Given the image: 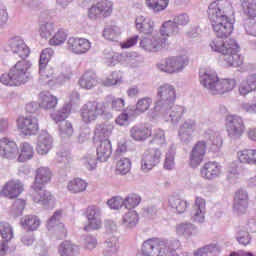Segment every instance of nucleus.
I'll use <instances>...</instances> for the list:
<instances>
[{"label":"nucleus","instance_id":"nucleus-39","mask_svg":"<svg viewBox=\"0 0 256 256\" xmlns=\"http://www.w3.org/2000/svg\"><path fill=\"white\" fill-rule=\"evenodd\" d=\"M222 248L219 243H210L194 251V256H218Z\"/></svg>","mask_w":256,"mask_h":256},{"label":"nucleus","instance_id":"nucleus-48","mask_svg":"<svg viewBox=\"0 0 256 256\" xmlns=\"http://www.w3.org/2000/svg\"><path fill=\"white\" fill-rule=\"evenodd\" d=\"M113 133V126L111 124H98L96 126L94 137L98 139V141H105V139H109L111 134Z\"/></svg>","mask_w":256,"mask_h":256},{"label":"nucleus","instance_id":"nucleus-63","mask_svg":"<svg viewBox=\"0 0 256 256\" xmlns=\"http://www.w3.org/2000/svg\"><path fill=\"white\" fill-rule=\"evenodd\" d=\"M119 35H121V28L118 26H108L104 29L103 36L108 41H116Z\"/></svg>","mask_w":256,"mask_h":256},{"label":"nucleus","instance_id":"nucleus-32","mask_svg":"<svg viewBox=\"0 0 256 256\" xmlns=\"http://www.w3.org/2000/svg\"><path fill=\"white\" fill-rule=\"evenodd\" d=\"M135 27L139 33L144 35H151L155 30V22L149 16L140 15L135 20Z\"/></svg>","mask_w":256,"mask_h":256},{"label":"nucleus","instance_id":"nucleus-36","mask_svg":"<svg viewBox=\"0 0 256 256\" xmlns=\"http://www.w3.org/2000/svg\"><path fill=\"white\" fill-rule=\"evenodd\" d=\"M139 223V213L136 210H127L121 218L120 225L124 229H135Z\"/></svg>","mask_w":256,"mask_h":256},{"label":"nucleus","instance_id":"nucleus-57","mask_svg":"<svg viewBox=\"0 0 256 256\" xmlns=\"http://www.w3.org/2000/svg\"><path fill=\"white\" fill-rule=\"evenodd\" d=\"M241 5L246 17H253L256 15V0H241Z\"/></svg>","mask_w":256,"mask_h":256},{"label":"nucleus","instance_id":"nucleus-5","mask_svg":"<svg viewBox=\"0 0 256 256\" xmlns=\"http://www.w3.org/2000/svg\"><path fill=\"white\" fill-rule=\"evenodd\" d=\"M29 69H31L30 61H18L10 69L9 73L1 75L0 82L7 87H19V85H25V83L31 79Z\"/></svg>","mask_w":256,"mask_h":256},{"label":"nucleus","instance_id":"nucleus-37","mask_svg":"<svg viewBox=\"0 0 256 256\" xmlns=\"http://www.w3.org/2000/svg\"><path fill=\"white\" fill-rule=\"evenodd\" d=\"M81 253V248L79 245L65 240L58 246V254L60 256H78Z\"/></svg>","mask_w":256,"mask_h":256},{"label":"nucleus","instance_id":"nucleus-26","mask_svg":"<svg viewBox=\"0 0 256 256\" xmlns=\"http://www.w3.org/2000/svg\"><path fill=\"white\" fill-rule=\"evenodd\" d=\"M249 208V193L246 190L240 189L236 191L234 196L233 210L237 215H245Z\"/></svg>","mask_w":256,"mask_h":256},{"label":"nucleus","instance_id":"nucleus-27","mask_svg":"<svg viewBox=\"0 0 256 256\" xmlns=\"http://www.w3.org/2000/svg\"><path fill=\"white\" fill-rule=\"evenodd\" d=\"M194 213L191 215V221L194 223H205V215H207V202L203 197L197 196L194 202Z\"/></svg>","mask_w":256,"mask_h":256},{"label":"nucleus","instance_id":"nucleus-23","mask_svg":"<svg viewBox=\"0 0 256 256\" xmlns=\"http://www.w3.org/2000/svg\"><path fill=\"white\" fill-rule=\"evenodd\" d=\"M151 105H153V98L149 96H145L142 98H139L136 102V104L128 106L131 115L133 117H141V115H145L147 113V117H149V111H151Z\"/></svg>","mask_w":256,"mask_h":256},{"label":"nucleus","instance_id":"nucleus-14","mask_svg":"<svg viewBox=\"0 0 256 256\" xmlns=\"http://www.w3.org/2000/svg\"><path fill=\"white\" fill-rule=\"evenodd\" d=\"M162 153L158 148H148L141 158V170L143 173H149L154 167L161 163Z\"/></svg>","mask_w":256,"mask_h":256},{"label":"nucleus","instance_id":"nucleus-8","mask_svg":"<svg viewBox=\"0 0 256 256\" xmlns=\"http://www.w3.org/2000/svg\"><path fill=\"white\" fill-rule=\"evenodd\" d=\"M39 78L38 81L42 85H51V83H64V81H69L71 79V68L65 67L53 68L51 66H39L38 70Z\"/></svg>","mask_w":256,"mask_h":256},{"label":"nucleus","instance_id":"nucleus-4","mask_svg":"<svg viewBox=\"0 0 256 256\" xmlns=\"http://www.w3.org/2000/svg\"><path fill=\"white\" fill-rule=\"evenodd\" d=\"M51 181V170L48 167H40L36 170V176L32 189L34 193L32 194V199L34 203L42 205L45 209H53L55 207V196L43 190V186L47 185Z\"/></svg>","mask_w":256,"mask_h":256},{"label":"nucleus","instance_id":"nucleus-52","mask_svg":"<svg viewBox=\"0 0 256 256\" xmlns=\"http://www.w3.org/2000/svg\"><path fill=\"white\" fill-rule=\"evenodd\" d=\"M137 119L136 116L131 115V111H129V106L123 110L116 118L115 123L119 127H129L131 120Z\"/></svg>","mask_w":256,"mask_h":256},{"label":"nucleus","instance_id":"nucleus-20","mask_svg":"<svg viewBox=\"0 0 256 256\" xmlns=\"http://www.w3.org/2000/svg\"><path fill=\"white\" fill-rule=\"evenodd\" d=\"M207 154V142L201 140L195 143L190 152L189 161L190 167L193 169H197L203 160L205 159V155Z\"/></svg>","mask_w":256,"mask_h":256},{"label":"nucleus","instance_id":"nucleus-43","mask_svg":"<svg viewBox=\"0 0 256 256\" xmlns=\"http://www.w3.org/2000/svg\"><path fill=\"white\" fill-rule=\"evenodd\" d=\"M168 205L171 209H175L176 213H185L189 203L186 200L181 199L177 195H172L168 197Z\"/></svg>","mask_w":256,"mask_h":256},{"label":"nucleus","instance_id":"nucleus-7","mask_svg":"<svg viewBox=\"0 0 256 256\" xmlns=\"http://www.w3.org/2000/svg\"><path fill=\"white\" fill-rule=\"evenodd\" d=\"M109 104L106 101L92 100L84 104L80 110V117L86 125L97 121L99 117L113 119V113L108 110Z\"/></svg>","mask_w":256,"mask_h":256},{"label":"nucleus","instance_id":"nucleus-13","mask_svg":"<svg viewBox=\"0 0 256 256\" xmlns=\"http://www.w3.org/2000/svg\"><path fill=\"white\" fill-rule=\"evenodd\" d=\"M225 127L230 139H241L245 133V120L239 115H228L225 119Z\"/></svg>","mask_w":256,"mask_h":256},{"label":"nucleus","instance_id":"nucleus-53","mask_svg":"<svg viewBox=\"0 0 256 256\" xmlns=\"http://www.w3.org/2000/svg\"><path fill=\"white\" fill-rule=\"evenodd\" d=\"M69 115H71V104H64L60 110L51 114V118L55 123H61V121H65Z\"/></svg>","mask_w":256,"mask_h":256},{"label":"nucleus","instance_id":"nucleus-17","mask_svg":"<svg viewBox=\"0 0 256 256\" xmlns=\"http://www.w3.org/2000/svg\"><path fill=\"white\" fill-rule=\"evenodd\" d=\"M66 49L74 55H85L91 51V41L87 38L70 37L67 40Z\"/></svg>","mask_w":256,"mask_h":256},{"label":"nucleus","instance_id":"nucleus-11","mask_svg":"<svg viewBox=\"0 0 256 256\" xmlns=\"http://www.w3.org/2000/svg\"><path fill=\"white\" fill-rule=\"evenodd\" d=\"M187 113V109L182 105L173 104L167 110H158L156 116H148L150 121H157L161 119L166 123H171L172 125H179L183 116Z\"/></svg>","mask_w":256,"mask_h":256},{"label":"nucleus","instance_id":"nucleus-30","mask_svg":"<svg viewBox=\"0 0 256 256\" xmlns=\"http://www.w3.org/2000/svg\"><path fill=\"white\" fill-rule=\"evenodd\" d=\"M249 170L239 164V162H232L229 166L228 173H227V180L229 183H237L241 177H246Z\"/></svg>","mask_w":256,"mask_h":256},{"label":"nucleus","instance_id":"nucleus-18","mask_svg":"<svg viewBox=\"0 0 256 256\" xmlns=\"http://www.w3.org/2000/svg\"><path fill=\"white\" fill-rule=\"evenodd\" d=\"M23 191H25V185L19 179L7 181L1 188V194L6 197V199H17Z\"/></svg>","mask_w":256,"mask_h":256},{"label":"nucleus","instance_id":"nucleus-6","mask_svg":"<svg viewBox=\"0 0 256 256\" xmlns=\"http://www.w3.org/2000/svg\"><path fill=\"white\" fill-rule=\"evenodd\" d=\"M175 101H177V91L175 90V86L164 83L160 85L156 89V101L154 106L148 112V117H157L158 111H167L171 109L172 105H175Z\"/></svg>","mask_w":256,"mask_h":256},{"label":"nucleus","instance_id":"nucleus-59","mask_svg":"<svg viewBox=\"0 0 256 256\" xmlns=\"http://www.w3.org/2000/svg\"><path fill=\"white\" fill-rule=\"evenodd\" d=\"M164 169L166 171H173L175 169V148L170 147L166 152L165 160H164Z\"/></svg>","mask_w":256,"mask_h":256},{"label":"nucleus","instance_id":"nucleus-51","mask_svg":"<svg viewBox=\"0 0 256 256\" xmlns=\"http://www.w3.org/2000/svg\"><path fill=\"white\" fill-rule=\"evenodd\" d=\"M145 3L152 13H161L169 7V0H146Z\"/></svg>","mask_w":256,"mask_h":256},{"label":"nucleus","instance_id":"nucleus-28","mask_svg":"<svg viewBox=\"0 0 256 256\" xmlns=\"http://www.w3.org/2000/svg\"><path fill=\"white\" fill-rule=\"evenodd\" d=\"M256 92V73L248 74L238 85L240 97H247L250 93Z\"/></svg>","mask_w":256,"mask_h":256},{"label":"nucleus","instance_id":"nucleus-16","mask_svg":"<svg viewBox=\"0 0 256 256\" xmlns=\"http://www.w3.org/2000/svg\"><path fill=\"white\" fill-rule=\"evenodd\" d=\"M101 207L97 205L88 206L85 212L88 224L84 226V231H97L103 227Z\"/></svg>","mask_w":256,"mask_h":256},{"label":"nucleus","instance_id":"nucleus-10","mask_svg":"<svg viewBox=\"0 0 256 256\" xmlns=\"http://www.w3.org/2000/svg\"><path fill=\"white\" fill-rule=\"evenodd\" d=\"M148 243L155 256H177V250L181 247V242L177 239L150 238Z\"/></svg>","mask_w":256,"mask_h":256},{"label":"nucleus","instance_id":"nucleus-41","mask_svg":"<svg viewBox=\"0 0 256 256\" xmlns=\"http://www.w3.org/2000/svg\"><path fill=\"white\" fill-rule=\"evenodd\" d=\"M119 253V238L112 235L104 242V256H117Z\"/></svg>","mask_w":256,"mask_h":256},{"label":"nucleus","instance_id":"nucleus-64","mask_svg":"<svg viewBox=\"0 0 256 256\" xmlns=\"http://www.w3.org/2000/svg\"><path fill=\"white\" fill-rule=\"evenodd\" d=\"M0 235L4 241H11L13 239V227L7 222L0 223Z\"/></svg>","mask_w":256,"mask_h":256},{"label":"nucleus","instance_id":"nucleus-21","mask_svg":"<svg viewBox=\"0 0 256 256\" xmlns=\"http://www.w3.org/2000/svg\"><path fill=\"white\" fill-rule=\"evenodd\" d=\"M129 135L133 141L143 143L153 135V130L147 124L138 123L130 128Z\"/></svg>","mask_w":256,"mask_h":256},{"label":"nucleus","instance_id":"nucleus-33","mask_svg":"<svg viewBox=\"0 0 256 256\" xmlns=\"http://www.w3.org/2000/svg\"><path fill=\"white\" fill-rule=\"evenodd\" d=\"M61 217H63V211L56 210L53 216L48 220L47 229L48 231L56 229L59 233H61V237H67V229H65V225L60 222Z\"/></svg>","mask_w":256,"mask_h":256},{"label":"nucleus","instance_id":"nucleus-15","mask_svg":"<svg viewBox=\"0 0 256 256\" xmlns=\"http://www.w3.org/2000/svg\"><path fill=\"white\" fill-rule=\"evenodd\" d=\"M197 131V119L187 118L178 128V139L183 145H189L193 141V135Z\"/></svg>","mask_w":256,"mask_h":256},{"label":"nucleus","instance_id":"nucleus-35","mask_svg":"<svg viewBox=\"0 0 256 256\" xmlns=\"http://www.w3.org/2000/svg\"><path fill=\"white\" fill-rule=\"evenodd\" d=\"M117 59H120L121 65L125 67H139L141 65V56L137 52H125L122 53V56H116Z\"/></svg>","mask_w":256,"mask_h":256},{"label":"nucleus","instance_id":"nucleus-29","mask_svg":"<svg viewBox=\"0 0 256 256\" xmlns=\"http://www.w3.org/2000/svg\"><path fill=\"white\" fill-rule=\"evenodd\" d=\"M175 232L178 237L191 239V237H197L199 235V228L191 222H182L176 224Z\"/></svg>","mask_w":256,"mask_h":256},{"label":"nucleus","instance_id":"nucleus-46","mask_svg":"<svg viewBox=\"0 0 256 256\" xmlns=\"http://www.w3.org/2000/svg\"><path fill=\"white\" fill-rule=\"evenodd\" d=\"M97 74L93 71H87L79 79V85L82 89H93L97 87Z\"/></svg>","mask_w":256,"mask_h":256},{"label":"nucleus","instance_id":"nucleus-50","mask_svg":"<svg viewBox=\"0 0 256 256\" xmlns=\"http://www.w3.org/2000/svg\"><path fill=\"white\" fill-rule=\"evenodd\" d=\"M249 226L240 225L236 228V240L239 245L247 247L251 244V234H249Z\"/></svg>","mask_w":256,"mask_h":256},{"label":"nucleus","instance_id":"nucleus-9","mask_svg":"<svg viewBox=\"0 0 256 256\" xmlns=\"http://www.w3.org/2000/svg\"><path fill=\"white\" fill-rule=\"evenodd\" d=\"M189 65V57L187 55L171 56L161 60L157 64V69L168 75H177L183 73Z\"/></svg>","mask_w":256,"mask_h":256},{"label":"nucleus","instance_id":"nucleus-62","mask_svg":"<svg viewBox=\"0 0 256 256\" xmlns=\"http://www.w3.org/2000/svg\"><path fill=\"white\" fill-rule=\"evenodd\" d=\"M116 171L120 175H127L131 171V160L129 158H121L116 163Z\"/></svg>","mask_w":256,"mask_h":256},{"label":"nucleus","instance_id":"nucleus-42","mask_svg":"<svg viewBox=\"0 0 256 256\" xmlns=\"http://www.w3.org/2000/svg\"><path fill=\"white\" fill-rule=\"evenodd\" d=\"M20 224L26 231H37L41 226V219L35 215H26L21 218Z\"/></svg>","mask_w":256,"mask_h":256},{"label":"nucleus","instance_id":"nucleus-31","mask_svg":"<svg viewBox=\"0 0 256 256\" xmlns=\"http://www.w3.org/2000/svg\"><path fill=\"white\" fill-rule=\"evenodd\" d=\"M53 149V137L47 132H41L38 136L36 151L38 155H47Z\"/></svg>","mask_w":256,"mask_h":256},{"label":"nucleus","instance_id":"nucleus-24","mask_svg":"<svg viewBox=\"0 0 256 256\" xmlns=\"http://www.w3.org/2000/svg\"><path fill=\"white\" fill-rule=\"evenodd\" d=\"M8 46L11 52L20 59H27L29 57V47L21 36H14L8 40Z\"/></svg>","mask_w":256,"mask_h":256},{"label":"nucleus","instance_id":"nucleus-45","mask_svg":"<svg viewBox=\"0 0 256 256\" xmlns=\"http://www.w3.org/2000/svg\"><path fill=\"white\" fill-rule=\"evenodd\" d=\"M240 163L245 165H256V149H244L237 152Z\"/></svg>","mask_w":256,"mask_h":256},{"label":"nucleus","instance_id":"nucleus-34","mask_svg":"<svg viewBox=\"0 0 256 256\" xmlns=\"http://www.w3.org/2000/svg\"><path fill=\"white\" fill-rule=\"evenodd\" d=\"M204 138L206 139L208 145H211L212 151H219L223 147V138L219 132L208 129L204 132Z\"/></svg>","mask_w":256,"mask_h":256},{"label":"nucleus","instance_id":"nucleus-19","mask_svg":"<svg viewBox=\"0 0 256 256\" xmlns=\"http://www.w3.org/2000/svg\"><path fill=\"white\" fill-rule=\"evenodd\" d=\"M113 13V3L104 0L92 5L88 10V17L90 19H101L102 17H109Z\"/></svg>","mask_w":256,"mask_h":256},{"label":"nucleus","instance_id":"nucleus-47","mask_svg":"<svg viewBox=\"0 0 256 256\" xmlns=\"http://www.w3.org/2000/svg\"><path fill=\"white\" fill-rule=\"evenodd\" d=\"M141 195L137 193H129L127 196L123 197L124 209L126 211H135L138 205H141Z\"/></svg>","mask_w":256,"mask_h":256},{"label":"nucleus","instance_id":"nucleus-1","mask_svg":"<svg viewBox=\"0 0 256 256\" xmlns=\"http://www.w3.org/2000/svg\"><path fill=\"white\" fill-rule=\"evenodd\" d=\"M233 13V5L228 0H216L208 7V17L217 35L211 40L209 47L214 53L222 55L225 67L243 65V56L239 54V44L235 39H227L233 33V22L229 17Z\"/></svg>","mask_w":256,"mask_h":256},{"label":"nucleus","instance_id":"nucleus-58","mask_svg":"<svg viewBox=\"0 0 256 256\" xmlns=\"http://www.w3.org/2000/svg\"><path fill=\"white\" fill-rule=\"evenodd\" d=\"M244 20V29L247 35L256 37V14L254 16H246Z\"/></svg>","mask_w":256,"mask_h":256},{"label":"nucleus","instance_id":"nucleus-44","mask_svg":"<svg viewBox=\"0 0 256 256\" xmlns=\"http://www.w3.org/2000/svg\"><path fill=\"white\" fill-rule=\"evenodd\" d=\"M35 155V149L33 145L29 142H22L20 144V153L18 154V162L25 163V161H30L32 157Z\"/></svg>","mask_w":256,"mask_h":256},{"label":"nucleus","instance_id":"nucleus-61","mask_svg":"<svg viewBox=\"0 0 256 256\" xmlns=\"http://www.w3.org/2000/svg\"><path fill=\"white\" fill-rule=\"evenodd\" d=\"M71 161H73V158L71 157V153L67 150L59 151L56 154V162L63 167H69Z\"/></svg>","mask_w":256,"mask_h":256},{"label":"nucleus","instance_id":"nucleus-2","mask_svg":"<svg viewBox=\"0 0 256 256\" xmlns=\"http://www.w3.org/2000/svg\"><path fill=\"white\" fill-rule=\"evenodd\" d=\"M178 33L179 26L176 25L174 20H168L162 24L160 34L142 37L140 39V47L147 53H157L169 46L167 37Z\"/></svg>","mask_w":256,"mask_h":256},{"label":"nucleus","instance_id":"nucleus-54","mask_svg":"<svg viewBox=\"0 0 256 256\" xmlns=\"http://www.w3.org/2000/svg\"><path fill=\"white\" fill-rule=\"evenodd\" d=\"M123 83V74L120 71H114L106 79L102 81L104 87H113Z\"/></svg>","mask_w":256,"mask_h":256},{"label":"nucleus","instance_id":"nucleus-40","mask_svg":"<svg viewBox=\"0 0 256 256\" xmlns=\"http://www.w3.org/2000/svg\"><path fill=\"white\" fill-rule=\"evenodd\" d=\"M96 151L98 161H107V159H109V157H111V154L113 153L111 141L109 139L100 141V145L97 147Z\"/></svg>","mask_w":256,"mask_h":256},{"label":"nucleus","instance_id":"nucleus-3","mask_svg":"<svg viewBox=\"0 0 256 256\" xmlns=\"http://www.w3.org/2000/svg\"><path fill=\"white\" fill-rule=\"evenodd\" d=\"M200 85L211 95H225L237 87L235 78H219L217 72L211 69L201 70L199 73Z\"/></svg>","mask_w":256,"mask_h":256},{"label":"nucleus","instance_id":"nucleus-56","mask_svg":"<svg viewBox=\"0 0 256 256\" xmlns=\"http://www.w3.org/2000/svg\"><path fill=\"white\" fill-rule=\"evenodd\" d=\"M67 41V31L65 29H59L54 33L53 37L49 40V45L52 47H59V45H63Z\"/></svg>","mask_w":256,"mask_h":256},{"label":"nucleus","instance_id":"nucleus-60","mask_svg":"<svg viewBox=\"0 0 256 256\" xmlns=\"http://www.w3.org/2000/svg\"><path fill=\"white\" fill-rule=\"evenodd\" d=\"M75 130L73 129V124L70 121H63L59 126L60 137L67 139L73 136Z\"/></svg>","mask_w":256,"mask_h":256},{"label":"nucleus","instance_id":"nucleus-38","mask_svg":"<svg viewBox=\"0 0 256 256\" xmlns=\"http://www.w3.org/2000/svg\"><path fill=\"white\" fill-rule=\"evenodd\" d=\"M58 99L56 96L51 94L50 92H41L39 94V107L41 109H45L46 111L49 109H55L57 107Z\"/></svg>","mask_w":256,"mask_h":256},{"label":"nucleus","instance_id":"nucleus-49","mask_svg":"<svg viewBox=\"0 0 256 256\" xmlns=\"http://www.w3.org/2000/svg\"><path fill=\"white\" fill-rule=\"evenodd\" d=\"M88 185L87 181L81 178H74L68 181L67 189L70 193H83L84 191H87Z\"/></svg>","mask_w":256,"mask_h":256},{"label":"nucleus","instance_id":"nucleus-22","mask_svg":"<svg viewBox=\"0 0 256 256\" xmlns=\"http://www.w3.org/2000/svg\"><path fill=\"white\" fill-rule=\"evenodd\" d=\"M0 155L4 159H17L19 155V147L17 143L7 137L0 139Z\"/></svg>","mask_w":256,"mask_h":256},{"label":"nucleus","instance_id":"nucleus-12","mask_svg":"<svg viewBox=\"0 0 256 256\" xmlns=\"http://www.w3.org/2000/svg\"><path fill=\"white\" fill-rule=\"evenodd\" d=\"M16 127L24 137H33L39 133V119L35 115L19 116Z\"/></svg>","mask_w":256,"mask_h":256},{"label":"nucleus","instance_id":"nucleus-25","mask_svg":"<svg viewBox=\"0 0 256 256\" xmlns=\"http://www.w3.org/2000/svg\"><path fill=\"white\" fill-rule=\"evenodd\" d=\"M222 169L223 167L218 162L209 161L200 169V175L207 181H213V179H217V177L221 176V173H223Z\"/></svg>","mask_w":256,"mask_h":256},{"label":"nucleus","instance_id":"nucleus-55","mask_svg":"<svg viewBox=\"0 0 256 256\" xmlns=\"http://www.w3.org/2000/svg\"><path fill=\"white\" fill-rule=\"evenodd\" d=\"M38 33L42 39H49L55 33V24L51 21L42 22L39 26Z\"/></svg>","mask_w":256,"mask_h":256}]
</instances>
